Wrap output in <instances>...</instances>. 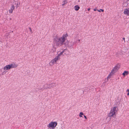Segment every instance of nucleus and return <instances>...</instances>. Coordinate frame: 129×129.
Returning a JSON list of instances; mask_svg holds the SVG:
<instances>
[{"label": "nucleus", "instance_id": "obj_27", "mask_svg": "<svg viewBox=\"0 0 129 129\" xmlns=\"http://www.w3.org/2000/svg\"><path fill=\"white\" fill-rule=\"evenodd\" d=\"M80 39H78V41L79 42H80Z\"/></svg>", "mask_w": 129, "mask_h": 129}, {"label": "nucleus", "instance_id": "obj_28", "mask_svg": "<svg viewBox=\"0 0 129 129\" xmlns=\"http://www.w3.org/2000/svg\"><path fill=\"white\" fill-rule=\"evenodd\" d=\"M127 95H129V92L127 94Z\"/></svg>", "mask_w": 129, "mask_h": 129}, {"label": "nucleus", "instance_id": "obj_18", "mask_svg": "<svg viewBox=\"0 0 129 129\" xmlns=\"http://www.w3.org/2000/svg\"><path fill=\"white\" fill-rule=\"evenodd\" d=\"M9 11L10 13H12L13 12V11L11 9L10 10H9Z\"/></svg>", "mask_w": 129, "mask_h": 129}, {"label": "nucleus", "instance_id": "obj_6", "mask_svg": "<svg viewBox=\"0 0 129 129\" xmlns=\"http://www.w3.org/2000/svg\"><path fill=\"white\" fill-rule=\"evenodd\" d=\"M11 69L12 68H15L17 67L18 66V65L15 63H13L9 64Z\"/></svg>", "mask_w": 129, "mask_h": 129}, {"label": "nucleus", "instance_id": "obj_16", "mask_svg": "<svg viewBox=\"0 0 129 129\" xmlns=\"http://www.w3.org/2000/svg\"><path fill=\"white\" fill-rule=\"evenodd\" d=\"M50 85H51V87H54V86H55V84L54 83H53V84H51Z\"/></svg>", "mask_w": 129, "mask_h": 129}, {"label": "nucleus", "instance_id": "obj_2", "mask_svg": "<svg viewBox=\"0 0 129 129\" xmlns=\"http://www.w3.org/2000/svg\"><path fill=\"white\" fill-rule=\"evenodd\" d=\"M118 109L117 107L114 106L111 108L110 112L108 114L109 117H113L115 115V114L118 111Z\"/></svg>", "mask_w": 129, "mask_h": 129}, {"label": "nucleus", "instance_id": "obj_3", "mask_svg": "<svg viewBox=\"0 0 129 129\" xmlns=\"http://www.w3.org/2000/svg\"><path fill=\"white\" fill-rule=\"evenodd\" d=\"M119 67L118 65H116L114 67L112 70L111 72L110 73L108 76L107 78V79L108 80L119 69Z\"/></svg>", "mask_w": 129, "mask_h": 129}, {"label": "nucleus", "instance_id": "obj_10", "mask_svg": "<svg viewBox=\"0 0 129 129\" xmlns=\"http://www.w3.org/2000/svg\"><path fill=\"white\" fill-rule=\"evenodd\" d=\"M123 53L122 51H120L116 53L117 56H119V55H122L123 54Z\"/></svg>", "mask_w": 129, "mask_h": 129}, {"label": "nucleus", "instance_id": "obj_8", "mask_svg": "<svg viewBox=\"0 0 129 129\" xmlns=\"http://www.w3.org/2000/svg\"><path fill=\"white\" fill-rule=\"evenodd\" d=\"M124 13L125 14L129 16V8L125 9Z\"/></svg>", "mask_w": 129, "mask_h": 129}, {"label": "nucleus", "instance_id": "obj_21", "mask_svg": "<svg viewBox=\"0 0 129 129\" xmlns=\"http://www.w3.org/2000/svg\"><path fill=\"white\" fill-rule=\"evenodd\" d=\"M29 29H30V31L31 32V33H32V30H31V28L30 27H29Z\"/></svg>", "mask_w": 129, "mask_h": 129}, {"label": "nucleus", "instance_id": "obj_23", "mask_svg": "<svg viewBox=\"0 0 129 129\" xmlns=\"http://www.w3.org/2000/svg\"><path fill=\"white\" fill-rule=\"evenodd\" d=\"M93 10H94V11H96V8H95V9H93Z\"/></svg>", "mask_w": 129, "mask_h": 129}, {"label": "nucleus", "instance_id": "obj_13", "mask_svg": "<svg viewBox=\"0 0 129 129\" xmlns=\"http://www.w3.org/2000/svg\"><path fill=\"white\" fill-rule=\"evenodd\" d=\"M67 1L66 0H65L62 2V5L63 6H64L66 4H67Z\"/></svg>", "mask_w": 129, "mask_h": 129}, {"label": "nucleus", "instance_id": "obj_20", "mask_svg": "<svg viewBox=\"0 0 129 129\" xmlns=\"http://www.w3.org/2000/svg\"><path fill=\"white\" fill-rule=\"evenodd\" d=\"M122 39L124 40V43H125V38H122Z\"/></svg>", "mask_w": 129, "mask_h": 129}, {"label": "nucleus", "instance_id": "obj_7", "mask_svg": "<svg viewBox=\"0 0 129 129\" xmlns=\"http://www.w3.org/2000/svg\"><path fill=\"white\" fill-rule=\"evenodd\" d=\"M5 70H8L11 69L9 64L7 65L4 67L3 68Z\"/></svg>", "mask_w": 129, "mask_h": 129}, {"label": "nucleus", "instance_id": "obj_26", "mask_svg": "<svg viewBox=\"0 0 129 129\" xmlns=\"http://www.w3.org/2000/svg\"><path fill=\"white\" fill-rule=\"evenodd\" d=\"M90 10V9L89 8H88L87 9V10L88 11H89Z\"/></svg>", "mask_w": 129, "mask_h": 129}, {"label": "nucleus", "instance_id": "obj_14", "mask_svg": "<svg viewBox=\"0 0 129 129\" xmlns=\"http://www.w3.org/2000/svg\"><path fill=\"white\" fill-rule=\"evenodd\" d=\"M83 115V113L82 112H80V114L79 115V116L80 117H82V115Z\"/></svg>", "mask_w": 129, "mask_h": 129}, {"label": "nucleus", "instance_id": "obj_9", "mask_svg": "<svg viewBox=\"0 0 129 129\" xmlns=\"http://www.w3.org/2000/svg\"><path fill=\"white\" fill-rule=\"evenodd\" d=\"M55 63H56L53 59L49 62V65L51 66H52Z\"/></svg>", "mask_w": 129, "mask_h": 129}, {"label": "nucleus", "instance_id": "obj_19", "mask_svg": "<svg viewBox=\"0 0 129 129\" xmlns=\"http://www.w3.org/2000/svg\"><path fill=\"white\" fill-rule=\"evenodd\" d=\"M20 4V3L18 2L17 3V6H16V7L17 8L19 6L18 5V4Z\"/></svg>", "mask_w": 129, "mask_h": 129}, {"label": "nucleus", "instance_id": "obj_11", "mask_svg": "<svg viewBox=\"0 0 129 129\" xmlns=\"http://www.w3.org/2000/svg\"><path fill=\"white\" fill-rule=\"evenodd\" d=\"M74 8L76 11H78L80 9V7L78 5H76L75 6Z\"/></svg>", "mask_w": 129, "mask_h": 129}, {"label": "nucleus", "instance_id": "obj_22", "mask_svg": "<svg viewBox=\"0 0 129 129\" xmlns=\"http://www.w3.org/2000/svg\"><path fill=\"white\" fill-rule=\"evenodd\" d=\"M54 60V61H55V63H56V62H57V60H55V59H53Z\"/></svg>", "mask_w": 129, "mask_h": 129}, {"label": "nucleus", "instance_id": "obj_29", "mask_svg": "<svg viewBox=\"0 0 129 129\" xmlns=\"http://www.w3.org/2000/svg\"><path fill=\"white\" fill-rule=\"evenodd\" d=\"M108 118V117H107L106 118V119H107Z\"/></svg>", "mask_w": 129, "mask_h": 129}, {"label": "nucleus", "instance_id": "obj_17", "mask_svg": "<svg viewBox=\"0 0 129 129\" xmlns=\"http://www.w3.org/2000/svg\"><path fill=\"white\" fill-rule=\"evenodd\" d=\"M97 10L99 12H101V11L102 12H103L104 11V10H103L101 9H100V10Z\"/></svg>", "mask_w": 129, "mask_h": 129}, {"label": "nucleus", "instance_id": "obj_24", "mask_svg": "<svg viewBox=\"0 0 129 129\" xmlns=\"http://www.w3.org/2000/svg\"><path fill=\"white\" fill-rule=\"evenodd\" d=\"M84 117L85 118V119H87V117H86V116H85L84 115Z\"/></svg>", "mask_w": 129, "mask_h": 129}, {"label": "nucleus", "instance_id": "obj_25", "mask_svg": "<svg viewBox=\"0 0 129 129\" xmlns=\"http://www.w3.org/2000/svg\"><path fill=\"white\" fill-rule=\"evenodd\" d=\"M126 91L129 92V89H127V90H126Z\"/></svg>", "mask_w": 129, "mask_h": 129}, {"label": "nucleus", "instance_id": "obj_5", "mask_svg": "<svg viewBox=\"0 0 129 129\" xmlns=\"http://www.w3.org/2000/svg\"><path fill=\"white\" fill-rule=\"evenodd\" d=\"M63 53V51L61 52L59 54H58L57 56H55L54 59L57 61L59 60L60 59V56L62 55Z\"/></svg>", "mask_w": 129, "mask_h": 129}, {"label": "nucleus", "instance_id": "obj_12", "mask_svg": "<svg viewBox=\"0 0 129 129\" xmlns=\"http://www.w3.org/2000/svg\"><path fill=\"white\" fill-rule=\"evenodd\" d=\"M128 74V72L127 71H125L122 73V75L125 76V75H127Z\"/></svg>", "mask_w": 129, "mask_h": 129}, {"label": "nucleus", "instance_id": "obj_4", "mask_svg": "<svg viewBox=\"0 0 129 129\" xmlns=\"http://www.w3.org/2000/svg\"><path fill=\"white\" fill-rule=\"evenodd\" d=\"M57 123L56 121H51L47 125V127L49 128L54 129L57 125Z\"/></svg>", "mask_w": 129, "mask_h": 129}, {"label": "nucleus", "instance_id": "obj_15", "mask_svg": "<svg viewBox=\"0 0 129 129\" xmlns=\"http://www.w3.org/2000/svg\"><path fill=\"white\" fill-rule=\"evenodd\" d=\"M15 8L14 6L13 5L11 6V9L13 11L14 9Z\"/></svg>", "mask_w": 129, "mask_h": 129}, {"label": "nucleus", "instance_id": "obj_1", "mask_svg": "<svg viewBox=\"0 0 129 129\" xmlns=\"http://www.w3.org/2000/svg\"><path fill=\"white\" fill-rule=\"evenodd\" d=\"M68 36V35L66 34L59 37L57 35H56L53 38L54 42L56 44V46H60L65 44V41Z\"/></svg>", "mask_w": 129, "mask_h": 129}]
</instances>
